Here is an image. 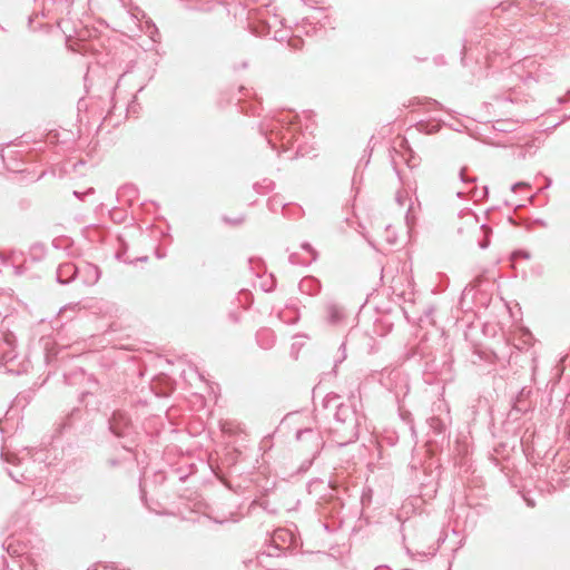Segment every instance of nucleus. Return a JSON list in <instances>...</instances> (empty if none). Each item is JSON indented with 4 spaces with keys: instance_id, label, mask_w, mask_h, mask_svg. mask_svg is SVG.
<instances>
[{
    "instance_id": "a19ab883",
    "label": "nucleus",
    "mask_w": 570,
    "mask_h": 570,
    "mask_svg": "<svg viewBox=\"0 0 570 570\" xmlns=\"http://www.w3.org/2000/svg\"><path fill=\"white\" fill-rule=\"evenodd\" d=\"M551 184H552V179L549 178V177H546V186H544V188H549L551 186Z\"/></svg>"
},
{
    "instance_id": "37998d69",
    "label": "nucleus",
    "mask_w": 570,
    "mask_h": 570,
    "mask_svg": "<svg viewBox=\"0 0 570 570\" xmlns=\"http://www.w3.org/2000/svg\"><path fill=\"white\" fill-rule=\"evenodd\" d=\"M370 157L371 155H368L366 159H360V163H365V166H367L370 164Z\"/></svg>"
},
{
    "instance_id": "2f4dec72",
    "label": "nucleus",
    "mask_w": 570,
    "mask_h": 570,
    "mask_svg": "<svg viewBox=\"0 0 570 570\" xmlns=\"http://www.w3.org/2000/svg\"><path fill=\"white\" fill-rule=\"evenodd\" d=\"M530 253L527 252V250H523V249H519V250H515L513 254H512V258L515 259L517 257H522L524 259H529L530 258Z\"/></svg>"
},
{
    "instance_id": "20e7f679",
    "label": "nucleus",
    "mask_w": 570,
    "mask_h": 570,
    "mask_svg": "<svg viewBox=\"0 0 570 570\" xmlns=\"http://www.w3.org/2000/svg\"><path fill=\"white\" fill-rule=\"evenodd\" d=\"M17 357L16 335L9 330L0 328V368L16 375L21 374L24 368L21 364H16Z\"/></svg>"
},
{
    "instance_id": "39448f33",
    "label": "nucleus",
    "mask_w": 570,
    "mask_h": 570,
    "mask_svg": "<svg viewBox=\"0 0 570 570\" xmlns=\"http://www.w3.org/2000/svg\"><path fill=\"white\" fill-rule=\"evenodd\" d=\"M296 440L302 444V448L311 452V459L303 462L299 471H306L320 455L324 449L325 441L320 431L306 428L296 432Z\"/></svg>"
},
{
    "instance_id": "58836bf2",
    "label": "nucleus",
    "mask_w": 570,
    "mask_h": 570,
    "mask_svg": "<svg viewBox=\"0 0 570 570\" xmlns=\"http://www.w3.org/2000/svg\"><path fill=\"white\" fill-rule=\"evenodd\" d=\"M214 522L216 523H219V524H224L226 523L227 521H229L228 518H224V519H216V518H213Z\"/></svg>"
},
{
    "instance_id": "a211bd4d",
    "label": "nucleus",
    "mask_w": 570,
    "mask_h": 570,
    "mask_svg": "<svg viewBox=\"0 0 570 570\" xmlns=\"http://www.w3.org/2000/svg\"><path fill=\"white\" fill-rule=\"evenodd\" d=\"M287 308L288 311H291L293 313V316L292 317H286L285 316V312L282 311L278 313V318L279 321H282L283 323H287V324H294L298 321L299 318V315H298V309L294 306H289L287 305Z\"/></svg>"
},
{
    "instance_id": "6ab92c4d",
    "label": "nucleus",
    "mask_w": 570,
    "mask_h": 570,
    "mask_svg": "<svg viewBox=\"0 0 570 570\" xmlns=\"http://www.w3.org/2000/svg\"><path fill=\"white\" fill-rule=\"evenodd\" d=\"M8 475L17 483H22L24 481H30L32 479L31 475L29 474L27 466L24 469V472H14L12 470H8Z\"/></svg>"
},
{
    "instance_id": "79ce46f5",
    "label": "nucleus",
    "mask_w": 570,
    "mask_h": 570,
    "mask_svg": "<svg viewBox=\"0 0 570 570\" xmlns=\"http://www.w3.org/2000/svg\"><path fill=\"white\" fill-rule=\"evenodd\" d=\"M370 157L371 155H368L366 159H360V163H365V166H367L370 164Z\"/></svg>"
},
{
    "instance_id": "cd10ccee",
    "label": "nucleus",
    "mask_w": 570,
    "mask_h": 570,
    "mask_svg": "<svg viewBox=\"0 0 570 570\" xmlns=\"http://www.w3.org/2000/svg\"><path fill=\"white\" fill-rule=\"evenodd\" d=\"M473 43H474V38L472 36H469V38L465 39L463 49H462V53L464 56L468 55L472 50Z\"/></svg>"
},
{
    "instance_id": "09e8293b",
    "label": "nucleus",
    "mask_w": 570,
    "mask_h": 570,
    "mask_svg": "<svg viewBox=\"0 0 570 570\" xmlns=\"http://www.w3.org/2000/svg\"><path fill=\"white\" fill-rule=\"evenodd\" d=\"M322 527H323L326 531H328V525H327L326 523H322Z\"/></svg>"
},
{
    "instance_id": "a878e982",
    "label": "nucleus",
    "mask_w": 570,
    "mask_h": 570,
    "mask_svg": "<svg viewBox=\"0 0 570 570\" xmlns=\"http://www.w3.org/2000/svg\"><path fill=\"white\" fill-rule=\"evenodd\" d=\"M301 248L312 255V261L315 262L317 259V252L316 249L307 242L302 243Z\"/></svg>"
},
{
    "instance_id": "a18cd8bd",
    "label": "nucleus",
    "mask_w": 570,
    "mask_h": 570,
    "mask_svg": "<svg viewBox=\"0 0 570 570\" xmlns=\"http://www.w3.org/2000/svg\"><path fill=\"white\" fill-rule=\"evenodd\" d=\"M551 481H556L559 484L562 480L560 478L559 479H554V476L551 475Z\"/></svg>"
},
{
    "instance_id": "ea45409f",
    "label": "nucleus",
    "mask_w": 570,
    "mask_h": 570,
    "mask_svg": "<svg viewBox=\"0 0 570 570\" xmlns=\"http://www.w3.org/2000/svg\"><path fill=\"white\" fill-rule=\"evenodd\" d=\"M504 100L505 101H510V102H514V98L512 97V94H509L508 96H505Z\"/></svg>"
},
{
    "instance_id": "4be33fe9",
    "label": "nucleus",
    "mask_w": 570,
    "mask_h": 570,
    "mask_svg": "<svg viewBox=\"0 0 570 570\" xmlns=\"http://www.w3.org/2000/svg\"><path fill=\"white\" fill-rule=\"evenodd\" d=\"M268 206H269V209H271L272 212H276V210H277V207H282V209H283V215H284L285 217H288V218L291 217L289 212H288V209H287V205H286V204H283V203H282V202H279V200H277L275 197H274V198H271V199L268 200Z\"/></svg>"
},
{
    "instance_id": "dca6fc26",
    "label": "nucleus",
    "mask_w": 570,
    "mask_h": 570,
    "mask_svg": "<svg viewBox=\"0 0 570 570\" xmlns=\"http://www.w3.org/2000/svg\"><path fill=\"white\" fill-rule=\"evenodd\" d=\"M258 345L264 350H269L275 343V335L269 328H262L256 334Z\"/></svg>"
},
{
    "instance_id": "c85d7f7f",
    "label": "nucleus",
    "mask_w": 570,
    "mask_h": 570,
    "mask_svg": "<svg viewBox=\"0 0 570 570\" xmlns=\"http://www.w3.org/2000/svg\"><path fill=\"white\" fill-rule=\"evenodd\" d=\"M14 567L16 566H12V561L9 562L7 557H0V570H14Z\"/></svg>"
},
{
    "instance_id": "f3484780",
    "label": "nucleus",
    "mask_w": 570,
    "mask_h": 570,
    "mask_svg": "<svg viewBox=\"0 0 570 570\" xmlns=\"http://www.w3.org/2000/svg\"><path fill=\"white\" fill-rule=\"evenodd\" d=\"M428 424L430 430L433 432L435 436L442 435L443 438L446 434V424L444 421L438 416H432L428 420Z\"/></svg>"
},
{
    "instance_id": "9b49d317",
    "label": "nucleus",
    "mask_w": 570,
    "mask_h": 570,
    "mask_svg": "<svg viewBox=\"0 0 570 570\" xmlns=\"http://www.w3.org/2000/svg\"><path fill=\"white\" fill-rule=\"evenodd\" d=\"M326 321L332 325H337L344 320V308L334 301L326 303Z\"/></svg>"
},
{
    "instance_id": "9d476101",
    "label": "nucleus",
    "mask_w": 570,
    "mask_h": 570,
    "mask_svg": "<svg viewBox=\"0 0 570 570\" xmlns=\"http://www.w3.org/2000/svg\"><path fill=\"white\" fill-rule=\"evenodd\" d=\"M189 10H196L200 12H213L216 9L222 8L228 13V9L224 6L222 0H195L191 6L187 7Z\"/></svg>"
},
{
    "instance_id": "864d4df0",
    "label": "nucleus",
    "mask_w": 570,
    "mask_h": 570,
    "mask_svg": "<svg viewBox=\"0 0 570 570\" xmlns=\"http://www.w3.org/2000/svg\"><path fill=\"white\" fill-rule=\"evenodd\" d=\"M463 191H458V197H462Z\"/></svg>"
},
{
    "instance_id": "412c9836",
    "label": "nucleus",
    "mask_w": 570,
    "mask_h": 570,
    "mask_svg": "<svg viewBox=\"0 0 570 570\" xmlns=\"http://www.w3.org/2000/svg\"><path fill=\"white\" fill-rule=\"evenodd\" d=\"M274 186H275V184L273 180H271L268 178H264L262 181L256 183L254 185V189L257 193L265 194V193H268L269 190H272L274 188Z\"/></svg>"
},
{
    "instance_id": "7ed1b4c3",
    "label": "nucleus",
    "mask_w": 570,
    "mask_h": 570,
    "mask_svg": "<svg viewBox=\"0 0 570 570\" xmlns=\"http://www.w3.org/2000/svg\"><path fill=\"white\" fill-rule=\"evenodd\" d=\"M108 430L114 436L124 440L122 448L126 451L132 452L136 443V431L130 416L126 412L114 411L108 419Z\"/></svg>"
},
{
    "instance_id": "2eb2a0df",
    "label": "nucleus",
    "mask_w": 570,
    "mask_h": 570,
    "mask_svg": "<svg viewBox=\"0 0 570 570\" xmlns=\"http://www.w3.org/2000/svg\"><path fill=\"white\" fill-rule=\"evenodd\" d=\"M327 23H330V18L325 14L324 9L322 8L314 9L312 14L303 19L304 26L320 24L324 28Z\"/></svg>"
},
{
    "instance_id": "4468645a",
    "label": "nucleus",
    "mask_w": 570,
    "mask_h": 570,
    "mask_svg": "<svg viewBox=\"0 0 570 570\" xmlns=\"http://www.w3.org/2000/svg\"><path fill=\"white\" fill-rule=\"evenodd\" d=\"M537 6H538V2L535 0H513L509 4H507L505 2H502L500 4L502 10H504V11L515 8L518 11H527V12L530 11L531 14H534L532 12V10H534Z\"/></svg>"
},
{
    "instance_id": "49530a36",
    "label": "nucleus",
    "mask_w": 570,
    "mask_h": 570,
    "mask_svg": "<svg viewBox=\"0 0 570 570\" xmlns=\"http://www.w3.org/2000/svg\"><path fill=\"white\" fill-rule=\"evenodd\" d=\"M1 456H2V458H4V460H6V461L10 462V460H9V455H6V456H4V453H1Z\"/></svg>"
},
{
    "instance_id": "f03ea898",
    "label": "nucleus",
    "mask_w": 570,
    "mask_h": 570,
    "mask_svg": "<svg viewBox=\"0 0 570 570\" xmlns=\"http://www.w3.org/2000/svg\"><path fill=\"white\" fill-rule=\"evenodd\" d=\"M291 125L292 122L288 120L287 116L281 114L268 122L263 124L261 126V131L273 149H276L275 139H278L282 141L284 150H287L288 145L296 139V135Z\"/></svg>"
},
{
    "instance_id": "e433bc0d",
    "label": "nucleus",
    "mask_w": 570,
    "mask_h": 570,
    "mask_svg": "<svg viewBox=\"0 0 570 570\" xmlns=\"http://www.w3.org/2000/svg\"><path fill=\"white\" fill-rule=\"evenodd\" d=\"M302 43L303 41L301 39H292L289 41V46L293 47L294 49H298Z\"/></svg>"
},
{
    "instance_id": "5701e85b",
    "label": "nucleus",
    "mask_w": 570,
    "mask_h": 570,
    "mask_svg": "<svg viewBox=\"0 0 570 570\" xmlns=\"http://www.w3.org/2000/svg\"><path fill=\"white\" fill-rule=\"evenodd\" d=\"M405 222L409 227L413 226L416 222V210H415V206H414L413 202H411V204L409 205V208L406 210Z\"/></svg>"
},
{
    "instance_id": "c756f323",
    "label": "nucleus",
    "mask_w": 570,
    "mask_h": 570,
    "mask_svg": "<svg viewBox=\"0 0 570 570\" xmlns=\"http://www.w3.org/2000/svg\"><path fill=\"white\" fill-rule=\"evenodd\" d=\"M407 199V194L404 190H399L395 195V200L400 206H404Z\"/></svg>"
},
{
    "instance_id": "423d86ee",
    "label": "nucleus",
    "mask_w": 570,
    "mask_h": 570,
    "mask_svg": "<svg viewBox=\"0 0 570 570\" xmlns=\"http://www.w3.org/2000/svg\"><path fill=\"white\" fill-rule=\"evenodd\" d=\"M476 43L484 50L485 58L491 59V55L502 56L507 53L512 46V40L504 31H500L498 35H482Z\"/></svg>"
},
{
    "instance_id": "f8f14e48",
    "label": "nucleus",
    "mask_w": 570,
    "mask_h": 570,
    "mask_svg": "<svg viewBox=\"0 0 570 570\" xmlns=\"http://www.w3.org/2000/svg\"><path fill=\"white\" fill-rule=\"evenodd\" d=\"M79 273L86 285H95L99 281L101 274L99 267L90 263L85 264Z\"/></svg>"
},
{
    "instance_id": "603ef678",
    "label": "nucleus",
    "mask_w": 570,
    "mask_h": 570,
    "mask_svg": "<svg viewBox=\"0 0 570 570\" xmlns=\"http://www.w3.org/2000/svg\"><path fill=\"white\" fill-rule=\"evenodd\" d=\"M291 216L294 215V216H299V213H295V212H292V214H289Z\"/></svg>"
},
{
    "instance_id": "aec40b11",
    "label": "nucleus",
    "mask_w": 570,
    "mask_h": 570,
    "mask_svg": "<svg viewBox=\"0 0 570 570\" xmlns=\"http://www.w3.org/2000/svg\"><path fill=\"white\" fill-rule=\"evenodd\" d=\"M480 230L483 233L484 237L483 239L479 240V247L485 249L490 245V236L492 234V229L487 224H482L480 226Z\"/></svg>"
},
{
    "instance_id": "c03bdc74",
    "label": "nucleus",
    "mask_w": 570,
    "mask_h": 570,
    "mask_svg": "<svg viewBox=\"0 0 570 570\" xmlns=\"http://www.w3.org/2000/svg\"><path fill=\"white\" fill-rule=\"evenodd\" d=\"M370 157L371 155H368L366 159H360V163H365V166H367L370 164Z\"/></svg>"
},
{
    "instance_id": "bb28decb",
    "label": "nucleus",
    "mask_w": 570,
    "mask_h": 570,
    "mask_svg": "<svg viewBox=\"0 0 570 570\" xmlns=\"http://www.w3.org/2000/svg\"><path fill=\"white\" fill-rule=\"evenodd\" d=\"M459 176H460L461 181L464 183V184H473L476 180V177H469L466 175V169L465 168H461V170L459 173Z\"/></svg>"
},
{
    "instance_id": "4c0bfd02",
    "label": "nucleus",
    "mask_w": 570,
    "mask_h": 570,
    "mask_svg": "<svg viewBox=\"0 0 570 570\" xmlns=\"http://www.w3.org/2000/svg\"><path fill=\"white\" fill-rule=\"evenodd\" d=\"M288 261L293 265L298 264V255L296 253L291 254Z\"/></svg>"
},
{
    "instance_id": "473e14b6",
    "label": "nucleus",
    "mask_w": 570,
    "mask_h": 570,
    "mask_svg": "<svg viewBox=\"0 0 570 570\" xmlns=\"http://www.w3.org/2000/svg\"><path fill=\"white\" fill-rule=\"evenodd\" d=\"M119 242L121 243V249H119V250L117 252L116 257H117L118 259H122V256H124V254H125V253H126V250H127V245L124 243V240H122V238H121V237H119Z\"/></svg>"
},
{
    "instance_id": "5fc2aeb1",
    "label": "nucleus",
    "mask_w": 570,
    "mask_h": 570,
    "mask_svg": "<svg viewBox=\"0 0 570 570\" xmlns=\"http://www.w3.org/2000/svg\"><path fill=\"white\" fill-rule=\"evenodd\" d=\"M498 130H499V131H504L505 129H504V128H501V127H498Z\"/></svg>"
},
{
    "instance_id": "6e6552de",
    "label": "nucleus",
    "mask_w": 570,
    "mask_h": 570,
    "mask_svg": "<svg viewBox=\"0 0 570 570\" xmlns=\"http://www.w3.org/2000/svg\"><path fill=\"white\" fill-rule=\"evenodd\" d=\"M532 390L523 386L518 394L512 399L511 410L508 413V417L511 420H518L521 415L533 410V403L531 401Z\"/></svg>"
},
{
    "instance_id": "3c124183",
    "label": "nucleus",
    "mask_w": 570,
    "mask_h": 570,
    "mask_svg": "<svg viewBox=\"0 0 570 570\" xmlns=\"http://www.w3.org/2000/svg\"><path fill=\"white\" fill-rule=\"evenodd\" d=\"M291 216L294 215V216H299V213H295V212H292V214H289Z\"/></svg>"
},
{
    "instance_id": "393cba45",
    "label": "nucleus",
    "mask_w": 570,
    "mask_h": 570,
    "mask_svg": "<svg viewBox=\"0 0 570 570\" xmlns=\"http://www.w3.org/2000/svg\"><path fill=\"white\" fill-rule=\"evenodd\" d=\"M462 218L465 219L466 223L473 227H476V225L479 224L478 216L472 212H463Z\"/></svg>"
},
{
    "instance_id": "ddd939ff",
    "label": "nucleus",
    "mask_w": 570,
    "mask_h": 570,
    "mask_svg": "<svg viewBox=\"0 0 570 570\" xmlns=\"http://www.w3.org/2000/svg\"><path fill=\"white\" fill-rule=\"evenodd\" d=\"M298 288L303 294L314 296L321 291V282L313 276H306L298 283Z\"/></svg>"
},
{
    "instance_id": "f704fd0d",
    "label": "nucleus",
    "mask_w": 570,
    "mask_h": 570,
    "mask_svg": "<svg viewBox=\"0 0 570 570\" xmlns=\"http://www.w3.org/2000/svg\"><path fill=\"white\" fill-rule=\"evenodd\" d=\"M258 505H259L263 510H265L266 512H268V513H271V514H273V513H275V512H276L274 509H269V503H268V501H262V502H259V503H258Z\"/></svg>"
},
{
    "instance_id": "de8ad7c7",
    "label": "nucleus",
    "mask_w": 570,
    "mask_h": 570,
    "mask_svg": "<svg viewBox=\"0 0 570 570\" xmlns=\"http://www.w3.org/2000/svg\"><path fill=\"white\" fill-rule=\"evenodd\" d=\"M558 101H559V104H563V102L566 101V99L560 97V98L558 99Z\"/></svg>"
},
{
    "instance_id": "0eeeda50",
    "label": "nucleus",
    "mask_w": 570,
    "mask_h": 570,
    "mask_svg": "<svg viewBox=\"0 0 570 570\" xmlns=\"http://www.w3.org/2000/svg\"><path fill=\"white\" fill-rule=\"evenodd\" d=\"M3 549L11 558L12 566H17V570H38V564L29 556L28 548L24 543L11 538L3 543Z\"/></svg>"
},
{
    "instance_id": "8fccbe9b",
    "label": "nucleus",
    "mask_w": 570,
    "mask_h": 570,
    "mask_svg": "<svg viewBox=\"0 0 570 570\" xmlns=\"http://www.w3.org/2000/svg\"><path fill=\"white\" fill-rule=\"evenodd\" d=\"M527 502H528V505H531V507L534 505V503L532 501H530V500H527Z\"/></svg>"
},
{
    "instance_id": "f257e3e1",
    "label": "nucleus",
    "mask_w": 570,
    "mask_h": 570,
    "mask_svg": "<svg viewBox=\"0 0 570 570\" xmlns=\"http://www.w3.org/2000/svg\"><path fill=\"white\" fill-rule=\"evenodd\" d=\"M324 407L335 409L334 421L330 434L338 446L355 442L360 434L361 415L352 402H341L337 394H328L324 399Z\"/></svg>"
},
{
    "instance_id": "1a4fd4ad",
    "label": "nucleus",
    "mask_w": 570,
    "mask_h": 570,
    "mask_svg": "<svg viewBox=\"0 0 570 570\" xmlns=\"http://www.w3.org/2000/svg\"><path fill=\"white\" fill-rule=\"evenodd\" d=\"M79 272H80V268L77 267L73 263H71V262L62 263L58 266L57 272H56L57 282L62 285H67L76 278V276L79 274Z\"/></svg>"
},
{
    "instance_id": "7c9ffc66",
    "label": "nucleus",
    "mask_w": 570,
    "mask_h": 570,
    "mask_svg": "<svg viewBox=\"0 0 570 570\" xmlns=\"http://www.w3.org/2000/svg\"><path fill=\"white\" fill-rule=\"evenodd\" d=\"M94 193H95V189H94L92 187H90V188H88L86 191H78V190H75V191H73V195H75L78 199L82 200V199L85 198V196L91 195V194H94Z\"/></svg>"
},
{
    "instance_id": "72a5a7b5",
    "label": "nucleus",
    "mask_w": 570,
    "mask_h": 570,
    "mask_svg": "<svg viewBox=\"0 0 570 570\" xmlns=\"http://www.w3.org/2000/svg\"><path fill=\"white\" fill-rule=\"evenodd\" d=\"M519 188H530V185L528 183H524V181H519V183H515L511 186V190L512 191H517Z\"/></svg>"
},
{
    "instance_id": "c9c22d12",
    "label": "nucleus",
    "mask_w": 570,
    "mask_h": 570,
    "mask_svg": "<svg viewBox=\"0 0 570 570\" xmlns=\"http://www.w3.org/2000/svg\"><path fill=\"white\" fill-rule=\"evenodd\" d=\"M120 463H121V461H120V460H118V459H109V460L107 461V464H108V466H110V468H116V466L120 465Z\"/></svg>"
},
{
    "instance_id": "b1692460",
    "label": "nucleus",
    "mask_w": 570,
    "mask_h": 570,
    "mask_svg": "<svg viewBox=\"0 0 570 570\" xmlns=\"http://www.w3.org/2000/svg\"><path fill=\"white\" fill-rule=\"evenodd\" d=\"M556 383H557V381H552V380H550L547 383L546 389L549 390V392L547 393L546 400L544 399L541 400V405H546V406L550 405V403L552 401V391H553Z\"/></svg>"
}]
</instances>
